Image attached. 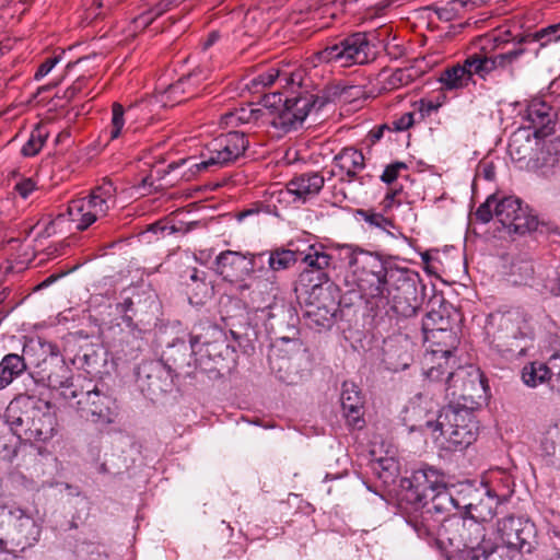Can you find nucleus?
<instances>
[{"label":"nucleus","mask_w":560,"mask_h":560,"mask_svg":"<svg viewBox=\"0 0 560 560\" xmlns=\"http://www.w3.org/2000/svg\"><path fill=\"white\" fill-rule=\"evenodd\" d=\"M248 147L244 132L230 131L214 138L201 154V161L194 167L197 171H209L223 167L242 156Z\"/></svg>","instance_id":"obj_10"},{"label":"nucleus","mask_w":560,"mask_h":560,"mask_svg":"<svg viewBox=\"0 0 560 560\" xmlns=\"http://www.w3.org/2000/svg\"><path fill=\"white\" fill-rule=\"evenodd\" d=\"M16 456V446L10 444L4 438H0V458L12 460Z\"/></svg>","instance_id":"obj_63"},{"label":"nucleus","mask_w":560,"mask_h":560,"mask_svg":"<svg viewBox=\"0 0 560 560\" xmlns=\"http://www.w3.org/2000/svg\"><path fill=\"white\" fill-rule=\"evenodd\" d=\"M209 69L206 67H197L187 75H183L175 83L170 84L161 94V102L164 105L170 102L172 105L182 103L187 97L186 94V84L191 80L195 81H206L209 78Z\"/></svg>","instance_id":"obj_31"},{"label":"nucleus","mask_w":560,"mask_h":560,"mask_svg":"<svg viewBox=\"0 0 560 560\" xmlns=\"http://www.w3.org/2000/svg\"><path fill=\"white\" fill-rule=\"evenodd\" d=\"M202 330L203 334H194L189 340V358H195L196 365H202L206 360L224 359L234 351L229 345L224 331L218 326L207 324Z\"/></svg>","instance_id":"obj_11"},{"label":"nucleus","mask_w":560,"mask_h":560,"mask_svg":"<svg viewBox=\"0 0 560 560\" xmlns=\"http://www.w3.org/2000/svg\"><path fill=\"white\" fill-rule=\"evenodd\" d=\"M494 537L508 548L530 553L536 546V527L528 520L508 516L498 522Z\"/></svg>","instance_id":"obj_12"},{"label":"nucleus","mask_w":560,"mask_h":560,"mask_svg":"<svg viewBox=\"0 0 560 560\" xmlns=\"http://www.w3.org/2000/svg\"><path fill=\"white\" fill-rule=\"evenodd\" d=\"M177 2L178 0H159L153 7L135 18L133 23L136 27L145 28Z\"/></svg>","instance_id":"obj_44"},{"label":"nucleus","mask_w":560,"mask_h":560,"mask_svg":"<svg viewBox=\"0 0 560 560\" xmlns=\"http://www.w3.org/2000/svg\"><path fill=\"white\" fill-rule=\"evenodd\" d=\"M302 350V342L298 338L281 337L272 345L268 355L270 369L277 374L278 378L285 383H292L289 375L290 360L293 354Z\"/></svg>","instance_id":"obj_19"},{"label":"nucleus","mask_w":560,"mask_h":560,"mask_svg":"<svg viewBox=\"0 0 560 560\" xmlns=\"http://www.w3.org/2000/svg\"><path fill=\"white\" fill-rule=\"evenodd\" d=\"M524 52V48H516L494 56L472 54L464 60V63L470 77V81H472L474 75L486 79L492 71L499 68H505L516 61Z\"/></svg>","instance_id":"obj_18"},{"label":"nucleus","mask_w":560,"mask_h":560,"mask_svg":"<svg viewBox=\"0 0 560 560\" xmlns=\"http://www.w3.org/2000/svg\"><path fill=\"white\" fill-rule=\"evenodd\" d=\"M25 370L26 363L23 355L5 354L0 361V390L8 387Z\"/></svg>","instance_id":"obj_36"},{"label":"nucleus","mask_w":560,"mask_h":560,"mask_svg":"<svg viewBox=\"0 0 560 560\" xmlns=\"http://www.w3.org/2000/svg\"><path fill=\"white\" fill-rule=\"evenodd\" d=\"M523 118L528 122V128L535 129L536 138H544L551 133L556 114L547 102L533 98L527 104Z\"/></svg>","instance_id":"obj_24"},{"label":"nucleus","mask_w":560,"mask_h":560,"mask_svg":"<svg viewBox=\"0 0 560 560\" xmlns=\"http://www.w3.org/2000/svg\"><path fill=\"white\" fill-rule=\"evenodd\" d=\"M56 415L49 401L34 397L31 422L27 425L26 442H46L56 432Z\"/></svg>","instance_id":"obj_15"},{"label":"nucleus","mask_w":560,"mask_h":560,"mask_svg":"<svg viewBox=\"0 0 560 560\" xmlns=\"http://www.w3.org/2000/svg\"><path fill=\"white\" fill-rule=\"evenodd\" d=\"M335 165L346 174L348 182H352L357 178L359 172H361L364 164V156L361 151L354 148L342 149L334 159Z\"/></svg>","instance_id":"obj_34"},{"label":"nucleus","mask_w":560,"mask_h":560,"mask_svg":"<svg viewBox=\"0 0 560 560\" xmlns=\"http://www.w3.org/2000/svg\"><path fill=\"white\" fill-rule=\"evenodd\" d=\"M413 343L406 335L388 337L384 341L385 361L394 371L405 370L412 361Z\"/></svg>","instance_id":"obj_27"},{"label":"nucleus","mask_w":560,"mask_h":560,"mask_svg":"<svg viewBox=\"0 0 560 560\" xmlns=\"http://www.w3.org/2000/svg\"><path fill=\"white\" fill-rule=\"evenodd\" d=\"M491 555L481 549L462 550L459 560H488Z\"/></svg>","instance_id":"obj_64"},{"label":"nucleus","mask_w":560,"mask_h":560,"mask_svg":"<svg viewBox=\"0 0 560 560\" xmlns=\"http://www.w3.org/2000/svg\"><path fill=\"white\" fill-rule=\"evenodd\" d=\"M34 396L20 395L7 407L3 418L11 432L21 441L26 442L27 425L31 422Z\"/></svg>","instance_id":"obj_20"},{"label":"nucleus","mask_w":560,"mask_h":560,"mask_svg":"<svg viewBox=\"0 0 560 560\" xmlns=\"http://www.w3.org/2000/svg\"><path fill=\"white\" fill-rule=\"evenodd\" d=\"M325 179L318 172H310L294 176L287 184L289 194L294 195L298 200L305 202L307 199L318 195L324 186Z\"/></svg>","instance_id":"obj_29"},{"label":"nucleus","mask_w":560,"mask_h":560,"mask_svg":"<svg viewBox=\"0 0 560 560\" xmlns=\"http://www.w3.org/2000/svg\"><path fill=\"white\" fill-rule=\"evenodd\" d=\"M48 386L59 390L60 396L70 404L75 398L80 385L73 383L72 370L61 359L55 361L52 369L47 374Z\"/></svg>","instance_id":"obj_28"},{"label":"nucleus","mask_w":560,"mask_h":560,"mask_svg":"<svg viewBox=\"0 0 560 560\" xmlns=\"http://www.w3.org/2000/svg\"><path fill=\"white\" fill-rule=\"evenodd\" d=\"M416 106L419 110L421 119L431 116L440 107L439 104H435L434 102L427 100H420L418 103H416Z\"/></svg>","instance_id":"obj_60"},{"label":"nucleus","mask_w":560,"mask_h":560,"mask_svg":"<svg viewBox=\"0 0 560 560\" xmlns=\"http://www.w3.org/2000/svg\"><path fill=\"white\" fill-rule=\"evenodd\" d=\"M446 485L444 472L431 466H423L415 470L410 478L401 480V487L406 490L405 499L413 504L422 503L431 493Z\"/></svg>","instance_id":"obj_13"},{"label":"nucleus","mask_w":560,"mask_h":560,"mask_svg":"<svg viewBox=\"0 0 560 560\" xmlns=\"http://www.w3.org/2000/svg\"><path fill=\"white\" fill-rule=\"evenodd\" d=\"M316 58L335 67L350 68L370 63L375 59V51L369 34L355 32L329 43L316 52Z\"/></svg>","instance_id":"obj_5"},{"label":"nucleus","mask_w":560,"mask_h":560,"mask_svg":"<svg viewBox=\"0 0 560 560\" xmlns=\"http://www.w3.org/2000/svg\"><path fill=\"white\" fill-rule=\"evenodd\" d=\"M429 515L430 514L425 513V510L421 509L420 515H413L407 518V523L420 538H429L434 535L435 525L430 523Z\"/></svg>","instance_id":"obj_45"},{"label":"nucleus","mask_w":560,"mask_h":560,"mask_svg":"<svg viewBox=\"0 0 560 560\" xmlns=\"http://www.w3.org/2000/svg\"><path fill=\"white\" fill-rule=\"evenodd\" d=\"M497 203H498L497 196L495 195L489 196L487 198V200L477 208V210L475 212L477 220L481 223L490 222L491 219L494 217Z\"/></svg>","instance_id":"obj_48"},{"label":"nucleus","mask_w":560,"mask_h":560,"mask_svg":"<svg viewBox=\"0 0 560 560\" xmlns=\"http://www.w3.org/2000/svg\"><path fill=\"white\" fill-rule=\"evenodd\" d=\"M5 512L7 521L10 526L15 528L18 524L23 520L26 513L20 508H11L9 510H3Z\"/></svg>","instance_id":"obj_61"},{"label":"nucleus","mask_w":560,"mask_h":560,"mask_svg":"<svg viewBox=\"0 0 560 560\" xmlns=\"http://www.w3.org/2000/svg\"><path fill=\"white\" fill-rule=\"evenodd\" d=\"M125 109L121 104L114 103L112 106V128H110V139H117L122 130L125 125Z\"/></svg>","instance_id":"obj_49"},{"label":"nucleus","mask_w":560,"mask_h":560,"mask_svg":"<svg viewBox=\"0 0 560 560\" xmlns=\"http://www.w3.org/2000/svg\"><path fill=\"white\" fill-rule=\"evenodd\" d=\"M415 122V114L409 112L402 114L400 117L393 120V129L395 131H405L409 129Z\"/></svg>","instance_id":"obj_59"},{"label":"nucleus","mask_w":560,"mask_h":560,"mask_svg":"<svg viewBox=\"0 0 560 560\" xmlns=\"http://www.w3.org/2000/svg\"><path fill=\"white\" fill-rule=\"evenodd\" d=\"M439 81L444 91L464 89L471 82L464 62L445 69L441 73Z\"/></svg>","instance_id":"obj_38"},{"label":"nucleus","mask_w":560,"mask_h":560,"mask_svg":"<svg viewBox=\"0 0 560 560\" xmlns=\"http://www.w3.org/2000/svg\"><path fill=\"white\" fill-rule=\"evenodd\" d=\"M422 330L425 334L427 339H440L444 338L443 341L448 349L441 350L442 355L447 359L452 355L453 350L456 349L458 339L456 334L450 328V320L444 318L440 312L431 311L427 313L425 318L422 322Z\"/></svg>","instance_id":"obj_25"},{"label":"nucleus","mask_w":560,"mask_h":560,"mask_svg":"<svg viewBox=\"0 0 560 560\" xmlns=\"http://www.w3.org/2000/svg\"><path fill=\"white\" fill-rule=\"evenodd\" d=\"M560 42V23L549 24L537 30L534 33L522 36L517 43H538L539 49L546 48L551 44Z\"/></svg>","instance_id":"obj_39"},{"label":"nucleus","mask_w":560,"mask_h":560,"mask_svg":"<svg viewBox=\"0 0 560 560\" xmlns=\"http://www.w3.org/2000/svg\"><path fill=\"white\" fill-rule=\"evenodd\" d=\"M417 280V275L415 273V281ZM413 293H405L402 290H399V283H396L394 287H390V296L387 299L386 296L383 301L375 300L372 306L380 307L385 306L387 304H392V310L400 316L410 317L417 313L418 304L411 303L409 301L410 295H415Z\"/></svg>","instance_id":"obj_32"},{"label":"nucleus","mask_w":560,"mask_h":560,"mask_svg":"<svg viewBox=\"0 0 560 560\" xmlns=\"http://www.w3.org/2000/svg\"><path fill=\"white\" fill-rule=\"evenodd\" d=\"M415 505L416 510L420 508L425 510L427 514H431L432 512L442 514L448 512L451 508L463 510V508H460L462 502L453 497L446 486L431 493L428 499L422 501V503H417Z\"/></svg>","instance_id":"obj_33"},{"label":"nucleus","mask_w":560,"mask_h":560,"mask_svg":"<svg viewBox=\"0 0 560 560\" xmlns=\"http://www.w3.org/2000/svg\"><path fill=\"white\" fill-rule=\"evenodd\" d=\"M255 259L248 261L247 252L223 250L215 257V272L226 281H235L248 277V269Z\"/></svg>","instance_id":"obj_23"},{"label":"nucleus","mask_w":560,"mask_h":560,"mask_svg":"<svg viewBox=\"0 0 560 560\" xmlns=\"http://www.w3.org/2000/svg\"><path fill=\"white\" fill-rule=\"evenodd\" d=\"M138 378L142 383L147 382V390L152 394L166 392L173 382V370L162 361H151L139 366Z\"/></svg>","instance_id":"obj_26"},{"label":"nucleus","mask_w":560,"mask_h":560,"mask_svg":"<svg viewBox=\"0 0 560 560\" xmlns=\"http://www.w3.org/2000/svg\"><path fill=\"white\" fill-rule=\"evenodd\" d=\"M470 0H450L445 4L438 7L435 13L442 21H453L460 15Z\"/></svg>","instance_id":"obj_46"},{"label":"nucleus","mask_w":560,"mask_h":560,"mask_svg":"<svg viewBox=\"0 0 560 560\" xmlns=\"http://www.w3.org/2000/svg\"><path fill=\"white\" fill-rule=\"evenodd\" d=\"M36 189V183L32 178H22L14 186V190L26 199Z\"/></svg>","instance_id":"obj_58"},{"label":"nucleus","mask_w":560,"mask_h":560,"mask_svg":"<svg viewBox=\"0 0 560 560\" xmlns=\"http://www.w3.org/2000/svg\"><path fill=\"white\" fill-rule=\"evenodd\" d=\"M60 59H61L60 55L46 58L45 61L42 62L40 66L38 67L35 75H34V79L36 81H39L43 78H45L56 67V65L60 61Z\"/></svg>","instance_id":"obj_56"},{"label":"nucleus","mask_w":560,"mask_h":560,"mask_svg":"<svg viewBox=\"0 0 560 560\" xmlns=\"http://www.w3.org/2000/svg\"><path fill=\"white\" fill-rule=\"evenodd\" d=\"M343 417L349 428L361 430L365 425L363 418L364 400L358 385L353 382H343L340 394Z\"/></svg>","instance_id":"obj_22"},{"label":"nucleus","mask_w":560,"mask_h":560,"mask_svg":"<svg viewBox=\"0 0 560 560\" xmlns=\"http://www.w3.org/2000/svg\"><path fill=\"white\" fill-rule=\"evenodd\" d=\"M427 427L433 433L439 445L451 452L463 451L471 445L478 435V421L472 411L467 407H443L434 421H427Z\"/></svg>","instance_id":"obj_4"},{"label":"nucleus","mask_w":560,"mask_h":560,"mask_svg":"<svg viewBox=\"0 0 560 560\" xmlns=\"http://www.w3.org/2000/svg\"><path fill=\"white\" fill-rule=\"evenodd\" d=\"M354 91L359 92V86L347 85L341 82L328 84L316 92L303 88V93L287 101L275 125L285 132L294 130L302 125L310 114L318 113L325 105L336 102H350L357 95Z\"/></svg>","instance_id":"obj_3"},{"label":"nucleus","mask_w":560,"mask_h":560,"mask_svg":"<svg viewBox=\"0 0 560 560\" xmlns=\"http://www.w3.org/2000/svg\"><path fill=\"white\" fill-rule=\"evenodd\" d=\"M261 116V110L252 107H241L228 112L221 116V125L225 127H235L238 125L257 121Z\"/></svg>","instance_id":"obj_41"},{"label":"nucleus","mask_w":560,"mask_h":560,"mask_svg":"<svg viewBox=\"0 0 560 560\" xmlns=\"http://www.w3.org/2000/svg\"><path fill=\"white\" fill-rule=\"evenodd\" d=\"M248 261H250V258L255 259V264H253V267L248 269V277L253 276V279L249 283H242L238 287V290L243 292L244 290L250 291V299L253 303H262L261 296H266L265 289L258 290L255 287V282L257 280H267L268 279V265L267 258H268V252L264 250L260 253H250L247 252Z\"/></svg>","instance_id":"obj_30"},{"label":"nucleus","mask_w":560,"mask_h":560,"mask_svg":"<svg viewBox=\"0 0 560 560\" xmlns=\"http://www.w3.org/2000/svg\"><path fill=\"white\" fill-rule=\"evenodd\" d=\"M268 252V279L257 280L255 287L258 290L265 289L266 296H261V302H269L275 299L279 292L276 273L288 270L298 261L296 253L283 247H278Z\"/></svg>","instance_id":"obj_16"},{"label":"nucleus","mask_w":560,"mask_h":560,"mask_svg":"<svg viewBox=\"0 0 560 560\" xmlns=\"http://www.w3.org/2000/svg\"><path fill=\"white\" fill-rule=\"evenodd\" d=\"M523 382L530 387L548 382L550 384L549 360L544 362H530L522 370Z\"/></svg>","instance_id":"obj_40"},{"label":"nucleus","mask_w":560,"mask_h":560,"mask_svg":"<svg viewBox=\"0 0 560 560\" xmlns=\"http://www.w3.org/2000/svg\"><path fill=\"white\" fill-rule=\"evenodd\" d=\"M443 529L451 546L463 550L481 549L485 553H494L498 538L488 534L486 525L476 518L454 517L448 520Z\"/></svg>","instance_id":"obj_9"},{"label":"nucleus","mask_w":560,"mask_h":560,"mask_svg":"<svg viewBox=\"0 0 560 560\" xmlns=\"http://www.w3.org/2000/svg\"><path fill=\"white\" fill-rule=\"evenodd\" d=\"M302 261L306 265V268L300 276L301 281L312 282L316 280L313 289L323 291L322 284L328 280L326 269L330 266L331 255L325 250L323 245H311Z\"/></svg>","instance_id":"obj_21"},{"label":"nucleus","mask_w":560,"mask_h":560,"mask_svg":"<svg viewBox=\"0 0 560 560\" xmlns=\"http://www.w3.org/2000/svg\"><path fill=\"white\" fill-rule=\"evenodd\" d=\"M465 491L470 498L468 503L460 505L465 516L476 518V521L482 524L491 521L497 514V509L501 502L499 497L487 487L478 489L467 485L465 486Z\"/></svg>","instance_id":"obj_17"},{"label":"nucleus","mask_w":560,"mask_h":560,"mask_svg":"<svg viewBox=\"0 0 560 560\" xmlns=\"http://www.w3.org/2000/svg\"><path fill=\"white\" fill-rule=\"evenodd\" d=\"M296 78L300 80V75H298ZM282 86L284 89H287V91L289 92V94L285 96L284 100L282 98V95L279 92L265 94L262 97L264 106L276 110V115L272 119V126L276 128H279V129H280V127H277L275 125V121L278 118V116L281 114L282 109L284 108L287 101L293 96H298L300 93H303V86L296 80L294 81L293 84H289L285 86V83H283ZM281 130H283V129L281 128Z\"/></svg>","instance_id":"obj_37"},{"label":"nucleus","mask_w":560,"mask_h":560,"mask_svg":"<svg viewBox=\"0 0 560 560\" xmlns=\"http://www.w3.org/2000/svg\"><path fill=\"white\" fill-rule=\"evenodd\" d=\"M25 541L37 540L39 528L36 522L30 515H25L23 520L14 528Z\"/></svg>","instance_id":"obj_47"},{"label":"nucleus","mask_w":560,"mask_h":560,"mask_svg":"<svg viewBox=\"0 0 560 560\" xmlns=\"http://www.w3.org/2000/svg\"><path fill=\"white\" fill-rule=\"evenodd\" d=\"M295 74L281 72L278 69L270 68L266 72L259 73L256 77L248 79L245 82V88L252 93H260L266 88L271 86L276 81L285 83V86L293 84L295 81Z\"/></svg>","instance_id":"obj_35"},{"label":"nucleus","mask_w":560,"mask_h":560,"mask_svg":"<svg viewBox=\"0 0 560 560\" xmlns=\"http://www.w3.org/2000/svg\"><path fill=\"white\" fill-rule=\"evenodd\" d=\"M549 360V373H550V386L553 390L560 393V352H556L550 355Z\"/></svg>","instance_id":"obj_51"},{"label":"nucleus","mask_w":560,"mask_h":560,"mask_svg":"<svg viewBox=\"0 0 560 560\" xmlns=\"http://www.w3.org/2000/svg\"><path fill=\"white\" fill-rule=\"evenodd\" d=\"M490 349L504 359L513 361L527 354L534 348L537 324L524 310L513 308L494 313L486 326Z\"/></svg>","instance_id":"obj_2"},{"label":"nucleus","mask_w":560,"mask_h":560,"mask_svg":"<svg viewBox=\"0 0 560 560\" xmlns=\"http://www.w3.org/2000/svg\"><path fill=\"white\" fill-rule=\"evenodd\" d=\"M116 311L120 314H122V318L125 322L130 324L132 322V314H133V302L131 298L126 296L122 298L120 302L116 305Z\"/></svg>","instance_id":"obj_57"},{"label":"nucleus","mask_w":560,"mask_h":560,"mask_svg":"<svg viewBox=\"0 0 560 560\" xmlns=\"http://www.w3.org/2000/svg\"><path fill=\"white\" fill-rule=\"evenodd\" d=\"M411 80V75L408 70L397 69L388 78L387 84L389 89H399L402 85L408 84Z\"/></svg>","instance_id":"obj_54"},{"label":"nucleus","mask_w":560,"mask_h":560,"mask_svg":"<svg viewBox=\"0 0 560 560\" xmlns=\"http://www.w3.org/2000/svg\"><path fill=\"white\" fill-rule=\"evenodd\" d=\"M117 189L112 180L104 179L88 197L72 200L67 208L69 220L75 229L84 231L107 215L116 205Z\"/></svg>","instance_id":"obj_7"},{"label":"nucleus","mask_w":560,"mask_h":560,"mask_svg":"<svg viewBox=\"0 0 560 560\" xmlns=\"http://www.w3.org/2000/svg\"><path fill=\"white\" fill-rule=\"evenodd\" d=\"M36 346H38L40 348V350L43 351L44 354L50 355L52 361H57V359H59L58 358V354H59L58 347L55 343H52L50 341H46L42 338H38L36 340V342L31 341V343L25 345L23 348V352L28 353V351L35 349Z\"/></svg>","instance_id":"obj_50"},{"label":"nucleus","mask_w":560,"mask_h":560,"mask_svg":"<svg viewBox=\"0 0 560 560\" xmlns=\"http://www.w3.org/2000/svg\"><path fill=\"white\" fill-rule=\"evenodd\" d=\"M69 406L74 408L81 418L94 423L110 424L118 416L116 398L104 383L93 384L89 381L80 385L75 398Z\"/></svg>","instance_id":"obj_6"},{"label":"nucleus","mask_w":560,"mask_h":560,"mask_svg":"<svg viewBox=\"0 0 560 560\" xmlns=\"http://www.w3.org/2000/svg\"><path fill=\"white\" fill-rule=\"evenodd\" d=\"M425 375L440 392H444L445 398L451 402L472 398L476 387H483L482 375L472 366H458L455 371L446 372L439 364L429 369Z\"/></svg>","instance_id":"obj_8"},{"label":"nucleus","mask_w":560,"mask_h":560,"mask_svg":"<svg viewBox=\"0 0 560 560\" xmlns=\"http://www.w3.org/2000/svg\"><path fill=\"white\" fill-rule=\"evenodd\" d=\"M494 218L508 229L510 233L525 234L535 231L538 226L536 217L522 208L521 199L509 196L498 200Z\"/></svg>","instance_id":"obj_14"},{"label":"nucleus","mask_w":560,"mask_h":560,"mask_svg":"<svg viewBox=\"0 0 560 560\" xmlns=\"http://www.w3.org/2000/svg\"><path fill=\"white\" fill-rule=\"evenodd\" d=\"M378 466L382 468V471H378L380 478L384 480V482H388L389 479H393L398 475V464L393 458H382L378 460Z\"/></svg>","instance_id":"obj_52"},{"label":"nucleus","mask_w":560,"mask_h":560,"mask_svg":"<svg viewBox=\"0 0 560 560\" xmlns=\"http://www.w3.org/2000/svg\"><path fill=\"white\" fill-rule=\"evenodd\" d=\"M406 168L407 165L402 162H395L389 164L385 167L383 174L381 175V180L385 184H392L397 179L399 172Z\"/></svg>","instance_id":"obj_55"},{"label":"nucleus","mask_w":560,"mask_h":560,"mask_svg":"<svg viewBox=\"0 0 560 560\" xmlns=\"http://www.w3.org/2000/svg\"><path fill=\"white\" fill-rule=\"evenodd\" d=\"M345 259L351 268L361 298L373 304L390 296V287L399 283L405 293L415 292V272L407 268L388 266L380 256L350 246L345 247Z\"/></svg>","instance_id":"obj_1"},{"label":"nucleus","mask_w":560,"mask_h":560,"mask_svg":"<svg viewBox=\"0 0 560 560\" xmlns=\"http://www.w3.org/2000/svg\"><path fill=\"white\" fill-rule=\"evenodd\" d=\"M354 217L357 220H362L368 223V225L372 229H380L390 235H394L390 232V229H394L395 224L392 220L385 218L382 213H378L372 209H358L355 210Z\"/></svg>","instance_id":"obj_43"},{"label":"nucleus","mask_w":560,"mask_h":560,"mask_svg":"<svg viewBox=\"0 0 560 560\" xmlns=\"http://www.w3.org/2000/svg\"><path fill=\"white\" fill-rule=\"evenodd\" d=\"M88 81V78L81 77L78 78L65 92V97L68 100H72L79 93L82 92V90L85 86V83Z\"/></svg>","instance_id":"obj_62"},{"label":"nucleus","mask_w":560,"mask_h":560,"mask_svg":"<svg viewBox=\"0 0 560 560\" xmlns=\"http://www.w3.org/2000/svg\"><path fill=\"white\" fill-rule=\"evenodd\" d=\"M190 228H186L185 230L182 229V226L176 225H167L164 221H158L153 224H151L148 229L149 232H152L156 235H171L177 232L183 231L184 233L188 232Z\"/></svg>","instance_id":"obj_53"},{"label":"nucleus","mask_w":560,"mask_h":560,"mask_svg":"<svg viewBox=\"0 0 560 560\" xmlns=\"http://www.w3.org/2000/svg\"><path fill=\"white\" fill-rule=\"evenodd\" d=\"M48 137L49 130L47 126L38 124L32 130L28 140L22 147V155L26 158L35 156L42 150Z\"/></svg>","instance_id":"obj_42"}]
</instances>
